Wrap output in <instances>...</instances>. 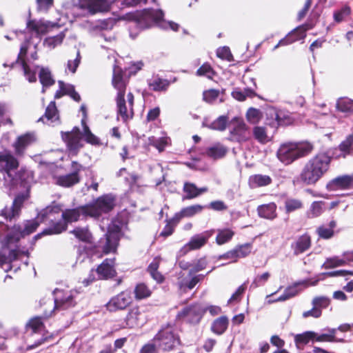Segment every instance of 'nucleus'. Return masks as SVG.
I'll return each instance as SVG.
<instances>
[{"label":"nucleus","mask_w":353,"mask_h":353,"mask_svg":"<svg viewBox=\"0 0 353 353\" xmlns=\"http://www.w3.org/2000/svg\"><path fill=\"white\" fill-rule=\"evenodd\" d=\"M116 0H68L63 8L65 15L72 23L82 17L93 16L97 13L106 12L110 10Z\"/></svg>","instance_id":"nucleus-1"},{"label":"nucleus","mask_w":353,"mask_h":353,"mask_svg":"<svg viewBox=\"0 0 353 353\" xmlns=\"http://www.w3.org/2000/svg\"><path fill=\"white\" fill-rule=\"evenodd\" d=\"M61 208L58 205L48 206L41 210L36 219L27 221L23 229L19 225H14L10 231L8 225L0 223V233L6 229L8 232L6 235V241L8 244L18 241L21 237L34 232L41 222L47 219H50L54 214H58Z\"/></svg>","instance_id":"nucleus-2"},{"label":"nucleus","mask_w":353,"mask_h":353,"mask_svg":"<svg viewBox=\"0 0 353 353\" xmlns=\"http://www.w3.org/2000/svg\"><path fill=\"white\" fill-rule=\"evenodd\" d=\"M331 157L325 152H320L305 164L301 174V180L307 185L316 183L328 170Z\"/></svg>","instance_id":"nucleus-3"},{"label":"nucleus","mask_w":353,"mask_h":353,"mask_svg":"<svg viewBox=\"0 0 353 353\" xmlns=\"http://www.w3.org/2000/svg\"><path fill=\"white\" fill-rule=\"evenodd\" d=\"M163 12L161 10L145 9L137 13L129 14V19L141 30L150 28L154 25L163 28H170L174 31L179 30V26L172 21L163 20Z\"/></svg>","instance_id":"nucleus-4"},{"label":"nucleus","mask_w":353,"mask_h":353,"mask_svg":"<svg viewBox=\"0 0 353 353\" xmlns=\"http://www.w3.org/2000/svg\"><path fill=\"white\" fill-rule=\"evenodd\" d=\"M77 292L68 290L56 288L53 291L54 301L50 299H43L40 301L41 306L50 305L49 308L44 309L45 317L50 316L57 312H65L70 310L76 305L75 294Z\"/></svg>","instance_id":"nucleus-5"},{"label":"nucleus","mask_w":353,"mask_h":353,"mask_svg":"<svg viewBox=\"0 0 353 353\" xmlns=\"http://www.w3.org/2000/svg\"><path fill=\"white\" fill-rule=\"evenodd\" d=\"M309 142H288L281 144L276 152L278 159L285 165H290L298 159L308 155L313 150Z\"/></svg>","instance_id":"nucleus-6"},{"label":"nucleus","mask_w":353,"mask_h":353,"mask_svg":"<svg viewBox=\"0 0 353 353\" xmlns=\"http://www.w3.org/2000/svg\"><path fill=\"white\" fill-rule=\"evenodd\" d=\"M112 85L117 90V96L116 98L117 114L123 121H126L133 117V108L129 107V110L126 106L125 100V88L127 81L123 77V72L121 68L114 66L112 75Z\"/></svg>","instance_id":"nucleus-7"},{"label":"nucleus","mask_w":353,"mask_h":353,"mask_svg":"<svg viewBox=\"0 0 353 353\" xmlns=\"http://www.w3.org/2000/svg\"><path fill=\"white\" fill-rule=\"evenodd\" d=\"M63 221L52 223V225L43 231V234H56L62 232L67 228V223L75 222L81 219H85L90 216L87 205H82L74 209H66L62 212L61 215Z\"/></svg>","instance_id":"nucleus-8"},{"label":"nucleus","mask_w":353,"mask_h":353,"mask_svg":"<svg viewBox=\"0 0 353 353\" xmlns=\"http://www.w3.org/2000/svg\"><path fill=\"white\" fill-rule=\"evenodd\" d=\"M19 162L8 152L0 154V172L3 174L4 185L12 189L19 183V176L17 173Z\"/></svg>","instance_id":"nucleus-9"},{"label":"nucleus","mask_w":353,"mask_h":353,"mask_svg":"<svg viewBox=\"0 0 353 353\" xmlns=\"http://www.w3.org/2000/svg\"><path fill=\"white\" fill-rule=\"evenodd\" d=\"M122 227L123 223L118 219L112 220L108 225L105 238L101 239L97 245V248L101 250L105 254L114 252L120 239Z\"/></svg>","instance_id":"nucleus-10"},{"label":"nucleus","mask_w":353,"mask_h":353,"mask_svg":"<svg viewBox=\"0 0 353 353\" xmlns=\"http://www.w3.org/2000/svg\"><path fill=\"white\" fill-rule=\"evenodd\" d=\"M159 349L168 351L179 343V337L173 332V328L168 325L163 327L153 339Z\"/></svg>","instance_id":"nucleus-11"},{"label":"nucleus","mask_w":353,"mask_h":353,"mask_svg":"<svg viewBox=\"0 0 353 353\" xmlns=\"http://www.w3.org/2000/svg\"><path fill=\"white\" fill-rule=\"evenodd\" d=\"M115 205V199L111 194H105L99 197L87 207L90 217L98 218L103 213L111 211Z\"/></svg>","instance_id":"nucleus-12"},{"label":"nucleus","mask_w":353,"mask_h":353,"mask_svg":"<svg viewBox=\"0 0 353 353\" xmlns=\"http://www.w3.org/2000/svg\"><path fill=\"white\" fill-rule=\"evenodd\" d=\"M230 123L232 125L230 131L231 141L241 143L250 139L248 128L241 118L235 117L230 120Z\"/></svg>","instance_id":"nucleus-13"},{"label":"nucleus","mask_w":353,"mask_h":353,"mask_svg":"<svg viewBox=\"0 0 353 353\" xmlns=\"http://www.w3.org/2000/svg\"><path fill=\"white\" fill-rule=\"evenodd\" d=\"M213 230L205 231L192 236L188 243L184 245L178 252L177 256L182 257L192 250H199L204 246L210 237L212 235Z\"/></svg>","instance_id":"nucleus-14"},{"label":"nucleus","mask_w":353,"mask_h":353,"mask_svg":"<svg viewBox=\"0 0 353 353\" xmlns=\"http://www.w3.org/2000/svg\"><path fill=\"white\" fill-rule=\"evenodd\" d=\"M132 302V298L130 291H123L117 295L112 297L105 304L107 310L110 312L118 310H123Z\"/></svg>","instance_id":"nucleus-15"},{"label":"nucleus","mask_w":353,"mask_h":353,"mask_svg":"<svg viewBox=\"0 0 353 353\" xmlns=\"http://www.w3.org/2000/svg\"><path fill=\"white\" fill-rule=\"evenodd\" d=\"M60 26L59 23L50 22L43 19H30L26 22V28L28 31L37 37H41L47 32L50 27Z\"/></svg>","instance_id":"nucleus-16"},{"label":"nucleus","mask_w":353,"mask_h":353,"mask_svg":"<svg viewBox=\"0 0 353 353\" xmlns=\"http://www.w3.org/2000/svg\"><path fill=\"white\" fill-rule=\"evenodd\" d=\"M147 321L145 312L139 307H134L131 308L125 319L124 327L135 328L143 325Z\"/></svg>","instance_id":"nucleus-17"},{"label":"nucleus","mask_w":353,"mask_h":353,"mask_svg":"<svg viewBox=\"0 0 353 353\" xmlns=\"http://www.w3.org/2000/svg\"><path fill=\"white\" fill-rule=\"evenodd\" d=\"M81 135L80 130L77 127H74L71 132L62 134V138L66 142L70 152L76 154L78 150L83 147Z\"/></svg>","instance_id":"nucleus-18"},{"label":"nucleus","mask_w":353,"mask_h":353,"mask_svg":"<svg viewBox=\"0 0 353 353\" xmlns=\"http://www.w3.org/2000/svg\"><path fill=\"white\" fill-rule=\"evenodd\" d=\"M312 28V26L305 24L295 28L289 33L285 38L281 39L279 42L274 46V50L277 49L279 46H287L294 41L300 40L305 37V32Z\"/></svg>","instance_id":"nucleus-19"},{"label":"nucleus","mask_w":353,"mask_h":353,"mask_svg":"<svg viewBox=\"0 0 353 353\" xmlns=\"http://www.w3.org/2000/svg\"><path fill=\"white\" fill-rule=\"evenodd\" d=\"M326 188L329 191L352 188L353 174L352 175H342L333 179L327 184Z\"/></svg>","instance_id":"nucleus-20"},{"label":"nucleus","mask_w":353,"mask_h":353,"mask_svg":"<svg viewBox=\"0 0 353 353\" xmlns=\"http://www.w3.org/2000/svg\"><path fill=\"white\" fill-rule=\"evenodd\" d=\"M26 197L23 194L17 195L14 199L12 204L8 207L6 206L2 210V214L6 219L12 221L17 216H19L21 208Z\"/></svg>","instance_id":"nucleus-21"},{"label":"nucleus","mask_w":353,"mask_h":353,"mask_svg":"<svg viewBox=\"0 0 353 353\" xmlns=\"http://www.w3.org/2000/svg\"><path fill=\"white\" fill-rule=\"evenodd\" d=\"M202 314L203 311L200 305L195 304L183 308L178 313L177 317L179 319L187 318L189 322L197 323L199 322Z\"/></svg>","instance_id":"nucleus-22"},{"label":"nucleus","mask_w":353,"mask_h":353,"mask_svg":"<svg viewBox=\"0 0 353 353\" xmlns=\"http://www.w3.org/2000/svg\"><path fill=\"white\" fill-rule=\"evenodd\" d=\"M36 140L34 133L28 132L18 137L14 146L17 154H23L26 148L33 143Z\"/></svg>","instance_id":"nucleus-23"},{"label":"nucleus","mask_w":353,"mask_h":353,"mask_svg":"<svg viewBox=\"0 0 353 353\" xmlns=\"http://www.w3.org/2000/svg\"><path fill=\"white\" fill-rule=\"evenodd\" d=\"M114 259H106L97 268V272L100 279H108L113 277L116 271L114 268Z\"/></svg>","instance_id":"nucleus-24"},{"label":"nucleus","mask_w":353,"mask_h":353,"mask_svg":"<svg viewBox=\"0 0 353 353\" xmlns=\"http://www.w3.org/2000/svg\"><path fill=\"white\" fill-rule=\"evenodd\" d=\"M48 125H54L59 123V115L54 101H51L46 110L43 117L39 119Z\"/></svg>","instance_id":"nucleus-25"},{"label":"nucleus","mask_w":353,"mask_h":353,"mask_svg":"<svg viewBox=\"0 0 353 353\" xmlns=\"http://www.w3.org/2000/svg\"><path fill=\"white\" fill-rule=\"evenodd\" d=\"M183 190L185 193L183 199H192L200 196L205 192H207L208 191V188L207 187L198 188L193 183L185 182L183 184Z\"/></svg>","instance_id":"nucleus-26"},{"label":"nucleus","mask_w":353,"mask_h":353,"mask_svg":"<svg viewBox=\"0 0 353 353\" xmlns=\"http://www.w3.org/2000/svg\"><path fill=\"white\" fill-rule=\"evenodd\" d=\"M311 245L310 237L304 234L299 237V239L292 245V248L295 255H299L307 250Z\"/></svg>","instance_id":"nucleus-27"},{"label":"nucleus","mask_w":353,"mask_h":353,"mask_svg":"<svg viewBox=\"0 0 353 353\" xmlns=\"http://www.w3.org/2000/svg\"><path fill=\"white\" fill-rule=\"evenodd\" d=\"M276 205L274 203H270L259 205L257 212L260 217L272 220L276 217Z\"/></svg>","instance_id":"nucleus-28"},{"label":"nucleus","mask_w":353,"mask_h":353,"mask_svg":"<svg viewBox=\"0 0 353 353\" xmlns=\"http://www.w3.org/2000/svg\"><path fill=\"white\" fill-rule=\"evenodd\" d=\"M79 182V176L77 172L57 176L56 184L65 188H69Z\"/></svg>","instance_id":"nucleus-29"},{"label":"nucleus","mask_w":353,"mask_h":353,"mask_svg":"<svg viewBox=\"0 0 353 353\" xmlns=\"http://www.w3.org/2000/svg\"><path fill=\"white\" fill-rule=\"evenodd\" d=\"M228 152V148L221 143H216L214 145L206 149L205 154L207 157L218 159L223 158Z\"/></svg>","instance_id":"nucleus-30"},{"label":"nucleus","mask_w":353,"mask_h":353,"mask_svg":"<svg viewBox=\"0 0 353 353\" xmlns=\"http://www.w3.org/2000/svg\"><path fill=\"white\" fill-rule=\"evenodd\" d=\"M327 332L325 333H317L315 332L314 339L316 342H342L343 339H336V328H326L324 330Z\"/></svg>","instance_id":"nucleus-31"},{"label":"nucleus","mask_w":353,"mask_h":353,"mask_svg":"<svg viewBox=\"0 0 353 353\" xmlns=\"http://www.w3.org/2000/svg\"><path fill=\"white\" fill-rule=\"evenodd\" d=\"M40 83L43 85L42 92H45V88L54 84L55 81L52 77L50 70L48 68L41 67L39 73Z\"/></svg>","instance_id":"nucleus-32"},{"label":"nucleus","mask_w":353,"mask_h":353,"mask_svg":"<svg viewBox=\"0 0 353 353\" xmlns=\"http://www.w3.org/2000/svg\"><path fill=\"white\" fill-rule=\"evenodd\" d=\"M228 324L229 321L228 317L226 316H222L213 321L211 330L216 334L221 335L225 332Z\"/></svg>","instance_id":"nucleus-33"},{"label":"nucleus","mask_w":353,"mask_h":353,"mask_svg":"<svg viewBox=\"0 0 353 353\" xmlns=\"http://www.w3.org/2000/svg\"><path fill=\"white\" fill-rule=\"evenodd\" d=\"M81 124L83 127L82 136L85 141L93 145H100L101 144L100 139L92 133L84 119L81 120Z\"/></svg>","instance_id":"nucleus-34"},{"label":"nucleus","mask_w":353,"mask_h":353,"mask_svg":"<svg viewBox=\"0 0 353 353\" xmlns=\"http://www.w3.org/2000/svg\"><path fill=\"white\" fill-rule=\"evenodd\" d=\"M336 223L335 221H331L328 225L319 226L316 229V232L320 238L329 239L334 236V229Z\"/></svg>","instance_id":"nucleus-35"},{"label":"nucleus","mask_w":353,"mask_h":353,"mask_svg":"<svg viewBox=\"0 0 353 353\" xmlns=\"http://www.w3.org/2000/svg\"><path fill=\"white\" fill-rule=\"evenodd\" d=\"M254 138L260 143L265 144L271 141L268 136L266 128L263 126H255L252 130Z\"/></svg>","instance_id":"nucleus-36"},{"label":"nucleus","mask_w":353,"mask_h":353,"mask_svg":"<svg viewBox=\"0 0 353 353\" xmlns=\"http://www.w3.org/2000/svg\"><path fill=\"white\" fill-rule=\"evenodd\" d=\"M315 332L306 331L303 333L296 334L294 336V341L298 347L300 345H305L310 341H315Z\"/></svg>","instance_id":"nucleus-37"},{"label":"nucleus","mask_w":353,"mask_h":353,"mask_svg":"<svg viewBox=\"0 0 353 353\" xmlns=\"http://www.w3.org/2000/svg\"><path fill=\"white\" fill-rule=\"evenodd\" d=\"M272 180L269 176L256 174L251 176L249 179V183L252 188L265 186L269 185Z\"/></svg>","instance_id":"nucleus-38"},{"label":"nucleus","mask_w":353,"mask_h":353,"mask_svg":"<svg viewBox=\"0 0 353 353\" xmlns=\"http://www.w3.org/2000/svg\"><path fill=\"white\" fill-rule=\"evenodd\" d=\"M148 85L150 89L154 91H163L167 90L170 83L166 79L159 77H153L148 80Z\"/></svg>","instance_id":"nucleus-39"},{"label":"nucleus","mask_w":353,"mask_h":353,"mask_svg":"<svg viewBox=\"0 0 353 353\" xmlns=\"http://www.w3.org/2000/svg\"><path fill=\"white\" fill-rule=\"evenodd\" d=\"M336 109L344 113L353 112V101L347 97H341L337 100L336 104Z\"/></svg>","instance_id":"nucleus-40"},{"label":"nucleus","mask_w":353,"mask_h":353,"mask_svg":"<svg viewBox=\"0 0 353 353\" xmlns=\"http://www.w3.org/2000/svg\"><path fill=\"white\" fill-rule=\"evenodd\" d=\"M230 121L228 116L221 115L212 122L208 125V128L214 130L224 131L230 123Z\"/></svg>","instance_id":"nucleus-41"},{"label":"nucleus","mask_w":353,"mask_h":353,"mask_svg":"<svg viewBox=\"0 0 353 353\" xmlns=\"http://www.w3.org/2000/svg\"><path fill=\"white\" fill-rule=\"evenodd\" d=\"M169 138L167 137H150L148 138V143L156 148L159 152L164 150L165 148L169 143Z\"/></svg>","instance_id":"nucleus-42"},{"label":"nucleus","mask_w":353,"mask_h":353,"mask_svg":"<svg viewBox=\"0 0 353 353\" xmlns=\"http://www.w3.org/2000/svg\"><path fill=\"white\" fill-rule=\"evenodd\" d=\"M217 232L218 234L216 237V243L218 245H223L225 243H228L234 235V232L229 228L218 230Z\"/></svg>","instance_id":"nucleus-43"},{"label":"nucleus","mask_w":353,"mask_h":353,"mask_svg":"<svg viewBox=\"0 0 353 353\" xmlns=\"http://www.w3.org/2000/svg\"><path fill=\"white\" fill-rule=\"evenodd\" d=\"M134 293L137 300H141L150 296L152 292L144 283H139L136 285Z\"/></svg>","instance_id":"nucleus-44"},{"label":"nucleus","mask_w":353,"mask_h":353,"mask_svg":"<svg viewBox=\"0 0 353 353\" xmlns=\"http://www.w3.org/2000/svg\"><path fill=\"white\" fill-rule=\"evenodd\" d=\"M353 134L348 135L346 139L339 145V150L343 153L342 156L345 158L347 155L352 153L353 148Z\"/></svg>","instance_id":"nucleus-45"},{"label":"nucleus","mask_w":353,"mask_h":353,"mask_svg":"<svg viewBox=\"0 0 353 353\" xmlns=\"http://www.w3.org/2000/svg\"><path fill=\"white\" fill-rule=\"evenodd\" d=\"M22 68L23 70L24 76L30 83H34L37 81V72L39 66L34 68H30L25 61H22Z\"/></svg>","instance_id":"nucleus-46"},{"label":"nucleus","mask_w":353,"mask_h":353,"mask_svg":"<svg viewBox=\"0 0 353 353\" xmlns=\"http://www.w3.org/2000/svg\"><path fill=\"white\" fill-rule=\"evenodd\" d=\"M65 34L63 32H61L56 36L46 38L44 40L43 45L49 49H53L62 43Z\"/></svg>","instance_id":"nucleus-47"},{"label":"nucleus","mask_w":353,"mask_h":353,"mask_svg":"<svg viewBox=\"0 0 353 353\" xmlns=\"http://www.w3.org/2000/svg\"><path fill=\"white\" fill-rule=\"evenodd\" d=\"M325 202L323 201H314L310 206L308 212V216L310 218H315L319 216L324 210Z\"/></svg>","instance_id":"nucleus-48"},{"label":"nucleus","mask_w":353,"mask_h":353,"mask_svg":"<svg viewBox=\"0 0 353 353\" xmlns=\"http://www.w3.org/2000/svg\"><path fill=\"white\" fill-rule=\"evenodd\" d=\"M70 233L73 234L79 240L88 242L91 239V234L87 228H77L74 229Z\"/></svg>","instance_id":"nucleus-49"},{"label":"nucleus","mask_w":353,"mask_h":353,"mask_svg":"<svg viewBox=\"0 0 353 353\" xmlns=\"http://www.w3.org/2000/svg\"><path fill=\"white\" fill-rule=\"evenodd\" d=\"M346 264V261L341 259L339 256H334L327 258L322 267L325 269L334 268L339 266H342Z\"/></svg>","instance_id":"nucleus-50"},{"label":"nucleus","mask_w":353,"mask_h":353,"mask_svg":"<svg viewBox=\"0 0 353 353\" xmlns=\"http://www.w3.org/2000/svg\"><path fill=\"white\" fill-rule=\"evenodd\" d=\"M285 208L287 213H290L303 208V203L296 199H288L285 201Z\"/></svg>","instance_id":"nucleus-51"},{"label":"nucleus","mask_w":353,"mask_h":353,"mask_svg":"<svg viewBox=\"0 0 353 353\" xmlns=\"http://www.w3.org/2000/svg\"><path fill=\"white\" fill-rule=\"evenodd\" d=\"M297 293V290L294 287H289L286 288L282 295L278 297L276 299L274 300H268V303H272L277 301H286L293 296H294Z\"/></svg>","instance_id":"nucleus-52"},{"label":"nucleus","mask_w":353,"mask_h":353,"mask_svg":"<svg viewBox=\"0 0 353 353\" xmlns=\"http://www.w3.org/2000/svg\"><path fill=\"white\" fill-rule=\"evenodd\" d=\"M203 208L204 207L203 205L196 204L184 208L181 211L182 216L184 217H191L200 213L203 210Z\"/></svg>","instance_id":"nucleus-53"},{"label":"nucleus","mask_w":353,"mask_h":353,"mask_svg":"<svg viewBox=\"0 0 353 353\" xmlns=\"http://www.w3.org/2000/svg\"><path fill=\"white\" fill-rule=\"evenodd\" d=\"M254 95V92L251 89H245L244 90H235L232 92V96L236 100L243 101L248 97Z\"/></svg>","instance_id":"nucleus-54"},{"label":"nucleus","mask_w":353,"mask_h":353,"mask_svg":"<svg viewBox=\"0 0 353 353\" xmlns=\"http://www.w3.org/2000/svg\"><path fill=\"white\" fill-rule=\"evenodd\" d=\"M214 72L211 65L207 63H203L196 71L197 76H205L208 79H212Z\"/></svg>","instance_id":"nucleus-55"},{"label":"nucleus","mask_w":353,"mask_h":353,"mask_svg":"<svg viewBox=\"0 0 353 353\" xmlns=\"http://www.w3.org/2000/svg\"><path fill=\"white\" fill-rule=\"evenodd\" d=\"M234 250L236 256L239 258H243L250 254L252 250V245L250 243H245L237 245Z\"/></svg>","instance_id":"nucleus-56"},{"label":"nucleus","mask_w":353,"mask_h":353,"mask_svg":"<svg viewBox=\"0 0 353 353\" xmlns=\"http://www.w3.org/2000/svg\"><path fill=\"white\" fill-rule=\"evenodd\" d=\"M19 252L15 250L10 251L8 256L0 252V266L4 263H8L16 260L19 256Z\"/></svg>","instance_id":"nucleus-57"},{"label":"nucleus","mask_w":353,"mask_h":353,"mask_svg":"<svg viewBox=\"0 0 353 353\" xmlns=\"http://www.w3.org/2000/svg\"><path fill=\"white\" fill-rule=\"evenodd\" d=\"M276 119L279 125H287L291 124L293 121L292 118L288 113L280 111L276 114Z\"/></svg>","instance_id":"nucleus-58"},{"label":"nucleus","mask_w":353,"mask_h":353,"mask_svg":"<svg viewBox=\"0 0 353 353\" xmlns=\"http://www.w3.org/2000/svg\"><path fill=\"white\" fill-rule=\"evenodd\" d=\"M246 118L250 123L256 124L261 119V112L255 108H250L246 113Z\"/></svg>","instance_id":"nucleus-59"},{"label":"nucleus","mask_w":353,"mask_h":353,"mask_svg":"<svg viewBox=\"0 0 353 353\" xmlns=\"http://www.w3.org/2000/svg\"><path fill=\"white\" fill-rule=\"evenodd\" d=\"M208 262L205 257L201 258L194 263L193 267L190 270L189 275L191 276L193 274L204 270L207 266Z\"/></svg>","instance_id":"nucleus-60"},{"label":"nucleus","mask_w":353,"mask_h":353,"mask_svg":"<svg viewBox=\"0 0 353 353\" xmlns=\"http://www.w3.org/2000/svg\"><path fill=\"white\" fill-rule=\"evenodd\" d=\"M350 8L349 6H344L341 10L334 12V19L336 22L340 23L345 17L350 15Z\"/></svg>","instance_id":"nucleus-61"},{"label":"nucleus","mask_w":353,"mask_h":353,"mask_svg":"<svg viewBox=\"0 0 353 353\" xmlns=\"http://www.w3.org/2000/svg\"><path fill=\"white\" fill-rule=\"evenodd\" d=\"M219 96V91L214 89L206 90L203 94L204 101L210 103L214 102Z\"/></svg>","instance_id":"nucleus-62"},{"label":"nucleus","mask_w":353,"mask_h":353,"mask_svg":"<svg viewBox=\"0 0 353 353\" xmlns=\"http://www.w3.org/2000/svg\"><path fill=\"white\" fill-rule=\"evenodd\" d=\"M270 273L265 272L261 275H257L253 280L250 287L256 288L259 286L263 285L270 278Z\"/></svg>","instance_id":"nucleus-63"},{"label":"nucleus","mask_w":353,"mask_h":353,"mask_svg":"<svg viewBox=\"0 0 353 353\" xmlns=\"http://www.w3.org/2000/svg\"><path fill=\"white\" fill-rule=\"evenodd\" d=\"M37 10L41 12H47L52 7L54 0H36Z\"/></svg>","instance_id":"nucleus-64"}]
</instances>
